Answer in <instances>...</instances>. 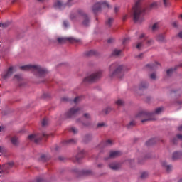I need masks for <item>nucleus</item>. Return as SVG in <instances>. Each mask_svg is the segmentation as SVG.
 Here are the masks:
<instances>
[{"label":"nucleus","instance_id":"obj_1","mask_svg":"<svg viewBox=\"0 0 182 182\" xmlns=\"http://www.w3.org/2000/svg\"><path fill=\"white\" fill-rule=\"evenodd\" d=\"M160 1H153L148 8L144 9L140 6V3L136 1L133 7V20L134 22H143L144 21V13L149 9H156L159 8Z\"/></svg>","mask_w":182,"mask_h":182},{"label":"nucleus","instance_id":"obj_2","mask_svg":"<svg viewBox=\"0 0 182 182\" xmlns=\"http://www.w3.org/2000/svg\"><path fill=\"white\" fill-rule=\"evenodd\" d=\"M163 109V107L156 108L154 112H147L146 111H142L138 113L136 117L140 119L141 123H145V122H149L150 120H156L154 116H156V114H160Z\"/></svg>","mask_w":182,"mask_h":182},{"label":"nucleus","instance_id":"obj_3","mask_svg":"<svg viewBox=\"0 0 182 182\" xmlns=\"http://www.w3.org/2000/svg\"><path fill=\"white\" fill-rule=\"evenodd\" d=\"M21 70H31L37 77H45L48 74V70L36 65H26L20 67Z\"/></svg>","mask_w":182,"mask_h":182},{"label":"nucleus","instance_id":"obj_4","mask_svg":"<svg viewBox=\"0 0 182 182\" xmlns=\"http://www.w3.org/2000/svg\"><path fill=\"white\" fill-rule=\"evenodd\" d=\"M126 67L124 65H119L117 63H113L109 66V77H118L122 79L124 76V70Z\"/></svg>","mask_w":182,"mask_h":182},{"label":"nucleus","instance_id":"obj_5","mask_svg":"<svg viewBox=\"0 0 182 182\" xmlns=\"http://www.w3.org/2000/svg\"><path fill=\"white\" fill-rule=\"evenodd\" d=\"M70 18L72 21H80V19H82V25L84 26H89L90 23V18L82 11L70 14Z\"/></svg>","mask_w":182,"mask_h":182},{"label":"nucleus","instance_id":"obj_6","mask_svg":"<svg viewBox=\"0 0 182 182\" xmlns=\"http://www.w3.org/2000/svg\"><path fill=\"white\" fill-rule=\"evenodd\" d=\"M102 76V70L97 71L90 76H87L83 80V83H92L93 82H96V80H99L100 77Z\"/></svg>","mask_w":182,"mask_h":182},{"label":"nucleus","instance_id":"obj_7","mask_svg":"<svg viewBox=\"0 0 182 182\" xmlns=\"http://www.w3.org/2000/svg\"><path fill=\"white\" fill-rule=\"evenodd\" d=\"M102 8H110L109 2L106 1H101L95 3L92 6V12L94 14H97L102 11Z\"/></svg>","mask_w":182,"mask_h":182},{"label":"nucleus","instance_id":"obj_8","mask_svg":"<svg viewBox=\"0 0 182 182\" xmlns=\"http://www.w3.org/2000/svg\"><path fill=\"white\" fill-rule=\"evenodd\" d=\"M82 112V109L80 107H74L65 114V117L67 119H72V117H75V116H77Z\"/></svg>","mask_w":182,"mask_h":182},{"label":"nucleus","instance_id":"obj_9","mask_svg":"<svg viewBox=\"0 0 182 182\" xmlns=\"http://www.w3.org/2000/svg\"><path fill=\"white\" fill-rule=\"evenodd\" d=\"M43 137H48V134L46 133H43L42 135L38 134H30L28 136V139L31 141H34L35 143H39L40 140L41 139H43Z\"/></svg>","mask_w":182,"mask_h":182},{"label":"nucleus","instance_id":"obj_10","mask_svg":"<svg viewBox=\"0 0 182 182\" xmlns=\"http://www.w3.org/2000/svg\"><path fill=\"white\" fill-rule=\"evenodd\" d=\"M65 6L66 4L63 3L62 0H54L53 3V8H54V9H64Z\"/></svg>","mask_w":182,"mask_h":182},{"label":"nucleus","instance_id":"obj_11","mask_svg":"<svg viewBox=\"0 0 182 182\" xmlns=\"http://www.w3.org/2000/svg\"><path fill=\"white\" fill-rule=\"evenodd\" d=\"M139 39L140 41H143L144 43H146L148 46H151V45L154 43V41L151 38H147V36H146V34H144V33L140 35Z\"/></svg>","mask_w":182,"mask_h":182},{"label":"nucleus","instance_id":"obj_12","mask_svg":"<svg viewBox=\"0 0 182 182\" xmlns=\"http://www.w3.org/2000/svg\"><path fill=\"white\" fill-rule=\"evenodd\" d=\"M14 73V67H10L7 72L2 75V77H1V80H6V79H9V77L11 76H12Z\"/></svg>","mask_w":182,"mask_h":182},{"label":"nucleus","instance_id":"obj_13","mask_svg":"<svg viewBox=\"0 0 182 182\" xmlns=\"http://www.w3.org/2000/svg\"><path fill=\"white\" fill-rule=\"evenodd\" d=\"M58 43H65V42L68 41L70 43H73V42H76V39L72 38V37H68V38H58L57 39Z\"/></svg>","mask_w":182,"mask_h":182},{"label":"nucleus","instance_id":"obj_14","mask_svg":"<svg viewBox=\"0 0 182 182\" xmlns=\"http://www.w3.org/2000/svg\"><path fill=\"white\" fill-rule=\"evenodd\" d=\"M109 167L111 170H119V168H120V164L117 162H112L109 164Z\"/></svg>","mask_w":182,"mask_h":182},{"label":"nucleus","instance_id":"obj_15","mask_svg":"<svg viewBox=\"0 0 182 182\" xmlns=\"http://www.w3.org/2000/svg\"><path fill=\"white\" fill-rule=\"evenodd\" d=\"M119 156H122V151H114L109 153L110 159H116V157H119Z\"/></svg>","mask_w":182,"mask_h":182},{"label":"nucleus","instance_id":"obj_16","mask_svg":"<svg viewBox=\"0 0 182 182\" xmlns=\"http://www.w3.org/2000/svg\"><path fill=\"white\" fill-rule=\"evenodd\" d=\"M159 66H160V64H159V63L157 62H156L155 63H151V64L146 65V68L148 69H151V70H156V69H157Z\"/></svg>","mask_w":182,"mask_h":182},{"label":"nucleus","instance_id":"obj_17","mask_svg":"<svg viewBox=\"0 0 182 182\" xmlns=\"http://www.w3.org/2000/svg\"><path fill=\"white\" fill-rule=\"evenodd\" d=\"M156 41L160 43L166 42V36L164 34H159L156 36Z\"/></svg>","mask_w":182,"mask_h":182},{"label":"nucleus","instance_id":"obj_18","mask_svg":"<svg viewBox=\"0 0 182 182\" xmlns=\"http://www.w3.org/2000/svg\"><path fill=\"white\" fill-rule=\"evenodd\" d=\"M182 157V152L181 151H176L173 154L172 159L173 160H178V159H181Z\"/></svg>","mask_w":182,"mask_h":182},{"label":"nucleus","instance_id":"obj_19","mask_svg":"<svg viewBox=\"0 0 182 182\" xmlns=\"http://www.w3.org/2000/svg\"><path fill=\"white\" fill-rule=\"evenodd\" d=\"M162 166L164 167V168H166L168 173H170V171L173 170V166L171 165H168L167 162L166 161L162 162Z\"/></svg>","mask_w":182,"mask_h":182},{"label":"nucleus","instance_id":"obj_20","mask_svg":"<svg viewBox=\"0 0 182 182\" xmlns=\"http://www.w3.org/2000/svg\"><path fill=\"white\" fill-rule=\"evenodd\" d=\"M11 142L14 146H19V139L16 136H12L11 138Z\"/></svg>","mask_w":182,"mask_h":182},{"label":"nucleus","instance_id":"obj_21","mask_svg":"<svg viewBox=\"0 0 182 182\" xmlns=\"http://www.w3.org/2000/svg\"><path fill=\"white\" fill-rule=\"evenodd\" d=\"M149 87V84L146 82H141L139 84V90H145V89H147Z\"/></svg>","mask_w":182,"mask_h":182},{"label":"nucleus","instance_id":"obj_22","mask_svg":"<svg viewBox=\"0 0 182 182\" xmlns=\"http://www.w3.org/2000/svg\"><path fill=\"white\" fill-rule=\"evenodd\" d=\"M92 139H93V136L90 134H88L83 137V141L84 143H89Z\"/></svg>","mask_w":182,"mask_h":182},{"label":"nucleus","instance_id":"obj_23","mask_svg":"<svg viewBox=\"0 0 182 182\" xmlns=\"http://www.w3.org/2000/svg\"><path fill=\"white\" fill-rule=\"evenodd\" d=\"M77 123H81L84 127H89L90 126V122L89 121L85 122L82 121V119H77Z\"/></svg>","mask_w":182,"mask_h":182},{"label":"nucleus","instance_id":"obj_24","mask_svg":"<svg viewBox=\"0 0 182 182\" xmlns=\"http://www.w3.org/2000/svg\"><path fill=\"white\" fill-rule=\"evenodd\" d=\"M8 166H10L11 167V166H14V163H9L8 164H6L3 166H0V174H2V173L5 172V168H6Z\"/></svg>","mask_w":182,"mask_h":182},{"label":"nucleus","instance_id":"obj_25","mask_svg":"<svg viewBox=\"0 0 182 182\" xmlns=\"http://www.w3.org/2000/svg\"><path fill=\"white\" fill-rule=\"evenodd\" d=\"M85 154V151H80L76 156L75 159L77 161H80V159H83V156Z\"/></svg>","mask_w":182,"mask_h":182},{"label":"nucleus","instance_id":"obj_26","mask_svg":"<svg viewBox=\"0 0 182 182\" xmlns=\"http://www.w3.org/2000/svg\"><path fill=\"white\" fill-rule=\"evenodd\" d=\"M101 146H104V147H107V146H113V141L108 139L105 143L101 144Z\"/></svg>","mask_w":182,"mask_h":182},{"label":"nucleus","instance_id":"obj_27","mask_svg":"<svg viewBox=\"0 0 182 182\" xmlns=\"http://www.w3.org/2000/svg\"><path fill=\"white\" fill-rule=\"evenodd\" d=\"M114 20L113 19V18H109L107 19V21H106V25L107 26H108V28H110L112 26V25H113V21Z\"/></svg>","mask_w":182,"mask_h":182},{"label":"nucleus","instance_id":"obj_28","mask_svg":"<svg viewBox=\"0 0 182 182\" xmlns=\"http://www.w3.org/2000/svg\"><path fill=\"white\" fill-rule=\"evenodd\" d=\"M122 50L119 49H114L112 52L113 56H120V54L122 53Z\"/></svg>","mask_w":182,"mask_h":182},{"label":"nucleus","instance_id":"obj_29","mask_svg":"<svg viewBox=\"0 0 182 182\" xmlns=\"http://www.w3.org/2000/svg\"><path fill=\"white\" fill-rule=\"evenodd\" d=\"M171 95H175V96H180L181 95V90H173L171 92Z\"/></svg>","mask_w":182,"mask_h":182},{"label":"nucleus","instance_id":"obj_30","mask_svg":"<svg viewBox=\"0 0 182 182\" xmlns=\"http://www.w3.org/2000/svg\"><path fill=\"white\" fill-rule=\"evenodd\" d=\"M156 143V139L153 138L149 139L146 142V146H153V144H155Z\"/></svg>","mask_w":182,"mask_h":182},{"label":"nucleus","instance_id":"obj_31","mask_svg":"<svg viewBox=\"0 0 182 182\" xmlns=\"http://www.w3.org/2000/svg\"><path fill=\"white\" fill-rule=\"evenodd\" d=\"M77 141L75 139L67 140L64 142V144H75Z\"/></svg>","mask_w":182,"mask_h":182},{"label":"nucleus","instance_id":"obj_32","mask_svg":"<svg viewBox=\"0 0 182 182\" xmlns=\"http://www.w3.org/2000/svg\"><path fill=\"white\" fill-rule=\"evenodd\" d=\"M106 123L105 122H100L97 124V129H102V127H106Z\"/></svg>","mask_w":182,"mask_h":182},{"label":"nucleus","instance_id":"obj_33","mask_svg":"<svg viewBox=\"0 0 182 182\" xmlns=\"http://www.w3.org/2000/svg\"><path fill=\"white\" fill-rule=\"evenodd\" d=\"M153 32H156V31H157V29H159V23H155L151 28Z\"/></svg>","mask_w":182,"mask_h":182},{"label":"nucleus","instance_id":"obj_34","mask_svg":"<svg viewBox=\"0 0 182 182\" xmlns=\"http://www.w3.org/2000/svg\"><path fill=\"white\" fill-rule=\"evenodd\" d=\"M136 125V122L134 121H131L127 125V129H131V127H133V126Z\"/></svg>","mask_w":182,"mask_h":182},{"label":"nucleus","instance_id":"obj_35","mask_svg":"<svg viewBox=\"0 0 182 182\" xmlns=\"http://www.w3.org/2000/svg\"><path fill=\"white\" fill-rule=\"evenodd\" d=\"M48 123L49 122L48 121L47 118H44L41 122V124L43 127H45V126H48Z\"/></svg>","mask_w":182,"mask_h":182},{"label":"nucleus","instance_id":"obj_36","mask_svg":"<svg viewBox=\"0 0 182 182\" xmlns=\"http://www.w3.org/2000/svg\"><path fill=\"white\" fill-rule=\"evenodd\" d=\"M149 177V173L147 172H143L141 174V178H142V180H144V178H147Z\"/></svg>","mask_w":182,"mask_h":182},{"label":"nucleus","instance_id":"obj_37","mask_svg":"<svg viewBox=\"0 0 182 182\" xmlns=\"http://www.w3.org/2000/svg\"><path fill=\"white\" fill-rule=\"evenodd\" d=\"M174 70H176V68L175 69L171 68V69L167 70V71H166L167 75L171 76V75H173V72H174Z\"/></svg>","mask_w":182,"mask_h":182},{"label":"nucleus","instance_id":"obj_38","mask_svg":"<svg viewBox=\"0 0 182 182\" xmlns=\"http://www.w3.org/2000/svg\"><path fill=\"white\" fill-rule=\"evenodd\" d=\"M115 103L117 105V106H123V105H124V102H123L122 100H118Z\"/></svg>","mask_w":182,"mask_h":182},{"label":"nucleus","instance_id":"obj_39","mask_svg":"<svg viewBox=\"0 0 182 182\" xmlns=\"http://www.w3.org/2000/svg\"><path fill=\"white\" fill-rule=\"evenodd\" d=\"M8 26H9V23L8 22L3 23H0V28H8Z\"/></svg>","mask_w":182,"mask_h":182},{"label":"nucleus","instance_id":"obj_40","mask_svg":"<svg viewBox=\"0 0 182 182\" xmlns=\"http://www.w3.org/2000/svg\"><path fill=\"white\" fill-rule=\"evenodd\" d=\"M83 117H85V119H87V120H90V119H92V117L90 116V114H89V113L84 114Z\"/></svg>","mask_w":182,"mask_h":182},{"label":"nucleus","instance_id":"obj_41","mask_svg":"<svg viewBox=\"0 0 182 182\" xmlns=\"http://www.w3.org/2000/svg\"><path fill=\"white\" fill-rule=\"evenodd\" d=\"M163 2L166 8H167V6H170V0H163Z\"/></svg>","mask_w":182,"mask_h":182},{"label":"nucleus","instance_id":"obj_42","mask_svg":"<svg viewBox=\"0 0 182 182\" xmlns=\"http://www.w3.org/2000/svg\"><path fill=\"white\" fill-rule=\"evenodd\" d=\"M150 79H151L152 80H156V79H157V75H156V73H151L150 75Z\"/></svg>","mask_w":182,"mask_h":182},{"label":"nucleus","instance_id":"obj_43","mask_svg":"<svg viewBox=\"0 0 182 182\" xmlns=\"http://www.w3.org/2000/svg\"><path fill=\"white\" fill-rule=\"evenodd\" d=\"M70 132H72V133H74V134H76V133H77V129H76L75 127H71L70 129Z\"/></svg>","mask_w":182,"mask_h":182},{"label":"nucleus","instance_id":"obj_44","mask_svg":"<svg viewBox=\"0 0 182 182\" xmlns=\"http://www.w3.org/2000/svg\"><path fill=\"white\" fill-rule=\"evenodd\" d=\"M128 42H130V38H124L122 43L123 45H126V43H128Z\"/></svg>","mask_w":182,"mask_h":182},{"label":"nucleus","instance_id":"obj_45","mask_svg":"<svg viewBox=\"0 0 182 182\" xmlns=\"http://www.w3.org/2000/svg\"><path fill=\"white\" fill-rule=\"evenodd\" d=\"M142 46H143V42H139L136 44V49H141Z\"/></svg>","mask_w":182,"mask_h":182},{"label":"nucleus","instance_id":"obj_46","mask_svg":"<svg viewBox=\"0 0 182 182\" xmlns=\"http://www.w3.org/2000/svg\"><path fill=\"white\" fill-rule=\"evenodd\" d=\"M119 11H120V7L119 6H114V12L115 14H117V12H119Z\"/></svg>","mask_w":182,"mask_h":182},{"label":"nucleus","instance_id":"obj_47","mask_svg":"<svg viewBox=\"0 0 182 182\" xmlns=\"http://www.w3.org/2000/svg\"><path fill=\"white\" fill-rule=\"evenodd\" d=\"M80 97H77L74 99V103H79V102H80Z\"/></svg>","mask_w":182,"mask_h":182},{"label":"nucleus","instance_id":"obj_48","mask_svg":"<svg viewBox=\"0 0 182 182\" xmlns=\"http://www.w3.org/2000/svg\"><path fill=\"white\" fill-rule=\"evenodd\" d=\"M112 110V108L107 107L106 109L104 110L105 114H107V113H109V112Z\"/></svg>","mask_w":182,"mask_h":182},{"label":"nucleus","instance_id":"obj_49","mask_svg":"<svg viewBox=\"0 0 182 182\" xmlns=\"http://www.w3.org/2000/svg\"><path fill=\"white\" fill-rule=\"evenodd\" d=\"M178 21H174L172 23V26H173V28H178Z\"/></svg>","mask_w":182,"mask_h":182},{"label":"nucleus","instance_id":"obj_50","mask_svg":"<svg viewBox=\"0 0 182 182\" xmlns=\"http://www.w3.org/2000/svg\"><path fill=\"white\" fill-rule=\"evenodd\" d=\"M14 77L16 79V80H21V79H22V77H21L19 75H16Z\"/></svg>","mask_w":182,"mask_h":182},{"label":"nucleus","instance_id":"obj_51","mask_svg":"<svg viewBox=\"0 0 182 182\" xmlns=\"http://www.w3.org/2000/svg\"><path fill=\"white\" fill-rule=\"evenodd\" d=\"M63 26H65V28H68V26H69V22L64 21Z\"/></svg>","mask_w":182,"mask_h":182},{"label":"nucleus","instance_id":"obj_52","mask_svg":"<svg viewBox=\"0 0 182 182\" xmlns=\"http://www.w3.org/2000/svg\"><path fill=\"white\" fill-rule=\"evenodd\" d=\"M84 174H86L87 176H89V174H92V171H85Z\"/></svg>","mask_w":182,"mask_h":182},{"label":"nucleus","instance_id":"obj_53","mask_svg":"<svg viewBox=\"0 0 182 182\" xmlns=\"http://www.w3.org/2000/svg\"><path fill=\"white\" fill-rule=\"evenodd\" d=\"M73 2V0H68L67 5H68V6H70Z\"/></svg>","mask_w":182,"mask_h":182},{"label":"nucleus","instance_id":"obj_54","mask_svg":"<svg viewBox=\"0 0 182 182\" xmlns=\"http://www.w3.org/2000/svg\"><path fill=\"white\" fill-rule=\"evenodd\" d=\"M88 55H96V51L90 50Z\"/></svg>","mask_w":182,"mask_h":182},{"label":"nucleus","instance_id":"obj_55","mask_svg":"<svg viewBox=\"0 0 182 182\" xmlns=\"http://www.w3.org/2000/svg\"><path fill=\"white\" fill-rule=\"evenodd\" d=\"M37 182H45V181L42 178H37Z\"/></svg>","mask_w":182,"mask_h":182},{"label":"nucleus","instance_id":"obj_56","mask_svg":"<svg viewBox=\"0 0 182 182\" xmlns=\"http://www.w3.org/2000/svg\"><path fill=\"white\" fill-rule=\"evenodd\" d=\"M4 153V147L0 146V154H2Z\"/></svg>","mask_w":182,"mask_h":182},{"label":"nucleus","instance_id":"obj_57","mask_svg":"<svg viewBox=\"0 0 182 182\" xmlns=\"http://www.w3.org/2000/svg\"><path fill=\"white\" fill-rule=\"evenodd\" d=\"M113 41H114V39L109 38V39H108L107 42H108V43H112V42H113Z\"/></svg>","mask_w":182,"mask_h":182},{"label":"nucleus","instance_id":"obj_58","mask_svg":"<svg viewBox=\"0 0 182 182\" xmlns=\"http://www.w3.org/2000/svg\"><path fill=\"white\" fill-rule=\"evenodd\" d=\"M46 156L42 155V156H41V160H43V161H45V160H46Z\"/></svg>","mask_w":182,"mask_h":182},{"label":"nucleus","instance_id":"obj_59","mask_svg":"<svg viewBox=\"0 0 182 182\" xmlns=\"http://www.w3.org/2000/svg\"><path fill=\"white\" fill-rule=\"evenodd\" d=\"M136 58L141 59V58H143V54H139Z\"/></svg>","mask_w":182,"mask_h":182},{"label":"nucleus","instance_id":"obj_60","mask_svg":"<svg viewBox=\"0 0 182 182\" xmlns=\"http://www.w3.org/2000/svg\"><path fill=\"white\" fill-rule=\"evenodd\" d=\"M179 38H182V31H181L178 34Z\"/></svg>","mask_w":182,"mask_h":182},{"label":"nucleus","instance_id":"obj_61","mask_svg":"<svg viewBox=\"0 0 182 182\" xmlns=\"http://www.w3.org/2000/svg\"><path fill=\"white\" fill-rule=\"evenodd\" d=\"M178 130L179 132H182V125L180 126V127H178Z\"/></svg>","mask_w":182,"mask_h":182},{"label":"nucleus","instance_id":"obj_62","mask_svg":"<svg viewBox=\"0 0 182 182\" xmlns=\"http://www.w3.org/2000/svg\"><path fill=\"white\" fill-rule=\"evenodd\" d=\"M62 100H63V102H68V98H65V97H64V98L62 99Z\"/></svg>","mask_w":182,"mask_h":182},{"label":"nucleus","instance_id":"obj_63","mask_svg":"<svg viewBox=\"0 0 182 182\" xmlns=\"http://www.w3.org/2000/svg\"><path fill=\"white\" fill-rule=\"evenodd\" d=\"M55 150H56V151L59 150L58 146H56V147H55Z\"/></svg>","mask_w":182,"mask_h":182},{"label":"nucleus","instance_id":"obj_64","mask_svg":"<svg viewBox=\"0 0 182 182\" xmlns=\"http://www.w3.org/2000/svg\"><path fill=\"white\" fill-rule=\"evenodd\" d=\"M102 164H98V167H102Z\"/></svg>","mask_w":182,"mask_h":182}]
</instances>
